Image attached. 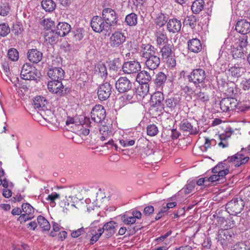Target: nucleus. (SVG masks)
Listing matches in <instances>:
<instances>
[{"label":"nucleus","mask_w":250,"mask_h":250,"mask_svg":"<svg viewBox=\"0 0 250 250\" xmlns=\"http://www.w3.org/2000/svg\"><path fill=\"white\" fill-rule=\"evenodd\" d=\"M155 37L156 38V43L157 45H163L166 43H168V39L167 38L166 32L163 30H158L155 34Z\"/></svg>","instance_id":"27"},{"label":"nucleus","mask_w":250,"mask_h":250,"mask_svg":"<svg viewBox=\"0 0 250 250\" xmlns=\"http://www.w3.org/2000/svg\"><path fill=\"white\" fill-rule=\"evenodd\" d=\"M109 65L110 69L114 71H118L121 66L120 60L119 58L114 59L110 62Z\"/></svg>","instance_id":"49"},{"label":"nucleus","mask_w":250,"mask_h":250,"mask_svg":"<svg viewBox=\"0 0 250 250\" xmlns=\"http://www.w3.org/2000/svg\"><path fill=\"white\" fill-rule=\"evenodd\" d=\"M172 46L173 45L171 43H166L162 45V47H160V54L162 59H166V57H168L170 55H172L173 53L172 51Z\"/></svg>","instance_id":"35"},{"label":"nucleus","mask_w":250,"mask_h":250,"mask_svg":"<svg viewBox=\"0 0 250 250\" xmlns=\"http://www.w3.org/2000/svg\"><path fill=\"white\" fill-rule=\"evenodd\" d=\"M151 79L150 74L146 70L140 71L136 76V81L139 83H148Z\"/></svg>","instance_id":"33"},{"label":"nucleus","mask_w":250,"mask_h":250,"mask_svg":"<svg viewBox=\"0 0 250 250\" xmlns=\"http://www.w3.org/2000/svg\"><path fill=\"white\" fill-rule=\"evenodd\" d=\"M247 246L244 243H238L234 245L231 250H248Z\"/></svg>","instance_id":"63"},{"label":"nucleus","mask_w":250,"mask_h":250,"mask_svg":"<svg viewBox=\"0 0 250 250\" xmlns=\"http://www.w3.org/2000/svg\"><path fill=\"white\" fill-rule=\"evenodd\" d=\"M125 23L129 26H135L138 23V16L134 13H131L125 16Z\"/></svg>","instance_id":"36"},{"label":"nucleus","mask_w":250,"mask_h":250,"mask_svg":"<svg viewBox=\"0 0 250 250\" xmlns=\"http://www.w3.org/2000/svg\"><path fill=\"white\" fill-rule=\"evenodd\" d=\"M73 40L75 42L81 41L83 37V31L82 29H78L73 31Z\"/></svg>","instance_id":"57"},{"label":"nucleus","mask_w":250,"mask_h":250,"mask_svg":"<svg viewBox=\"0 0 250 250\" xmlns=\"http://www.w3.org/2000/svg\"><path fill=\"white\" fill-rule=\"evenodd\" d=\"M212 172L217 173L219 177L221 179V182H224L226 180L225 176L229 172L227 160H224L223 162L218 164L212 169Z\"/></svg>","instance_id":"16"},{"label":"nucleus","mask_w":250,"mask_h":250,"mask_svg":"<svg viewBox=\"0 0 250 250\" xmlns=\"http://www.w3.org/2000/svg\"><path fill=\"white\" fill-rule=\"evenodd\" d=\"M167 30L172 33L179 32L182 26V23L180 20L176 18L170 19L167 22Z\"/></svg>","instance_id":"21"},{"label":"nucleus","mask_w":250,"mask_h":250,"mask_svg":"<svg viewBox=\"0 0 250 250\" xmlns=\"http://www.w3.org/2000/svg\"><path fill=\"white\" fill-rule=\"evenodd\" d=\"M140 85L135 90L136 96L138 95L140 98H144L149 92V84L148 83H139Z\"/></svg>","instance_id":"34"},{"label":"nucleus","mask_w":250,"mask_h":250,"mask_svg":"<svg viewBox=\"0 0 250 250\" xmlns=\"http://www.w3.org/2000/svg\"><path fill=\"white\" fill-rule=\"evenodd\" d=\"M180 101L181 98L178 95L167 98L165 102L166 107L169 109L170 111H172L180 105Z\"/></svg>","instance_id":"24"},{"label":"nucleus","mask_w":250,"mask_h":250,"mask_svg":"<svg viewBox=\"0 0 250 250\" xmlns=\"http://www.w3.org/2000/svg\"><path fill=\"white\" fill-rule=\"evenodd\" d=\"M195 185V182L194 181L188 182L183 189H184V193L185 194H189L191 193L194 190Z\"/></svg>","instance_id":"53"},{"label":"nucleus","mask_w":250,"mask_h":250,"mask_svg":"<svg viewBox=\"0 0 250 250\" xmlns=\"http://www.w3.org/2000/svg\"><path fill=\"white\" fill-rule=\"evenodd\" d=\"M123 98L124 99H125L131 103L135 101L137 99H138V95L136 96L135 91L134 90L130 91L126 94H125L123 96Z\"/></svg>","instance_id":"46"},{"label":"nucleus","mask_w":250,"mask_h":250,"mask_svg":"<svg viewBox=\"0 0 250 250\" xmlns=\"http://www.w3.org/2000/svg\"><path fill=\"white\" fill-rule=\"evenodd\" d=\"M236 31L243 35H247L250 32V22L246 20H240L235 24Z\"/></svg>","instance_id":"18"},{"label":"nucleus","mask_w":250,"mask_h":250,"mask_svg":"<svg viewBox=\"0 0 250 250\" xmlns=\"http://www.w3.org/2000/svg\"><path fill=\"white\" fill-rule=\"evenodd\" d=\"M167 81V76L163 72L160 71L157 73L154 79L155 86L157 89L163 91V88Z\"/></svg>","instance_id":"19"},{"label":"nucleus","mask_w":250,"mask_h":250,"mask_svg":"<svg viewBox=\"0 0 250 250\" xmlns=\"http://www.w3.org/2000/svg\"><path fill=\"white\" fill-rule=\"evenodd\" d=\"M238 104V103L235 98H224L220 102V108L223 112L233 111L236 109Z\"/></svg>","instance_id":"10"},{"label":"nucleus","mask_w":250,"mask_h":250,"mask_svg":"<svg viewBox=\"0 0 250 250\" xmlns=\"http://www.w3.org/2000/svg\"><path fill=\"white\" fill-rule=\"evenodd\" d=\"M158 128L156 125L154 124L150 125L147 127V134L149 136H155L158 133Z\"/></svg>","instance_id":"55"},{"label":"nucleus","mask_w":250,"mask_h":250,"mask_svg":"<svg viewBox=\"0 0 250 250\" xmlns=\"http://www.w3.org/2000/svg\"><path fill=\"white\" fill-rule=\"evenodd\" d=\"M156 54V49L150 44H143L141 50V56L146 59Z\"/></svg>","instance_id":"30"},{"label":"nucleus","mask_w":250,"mask_h":250,"mask_svg":"<svg viewBox=\"0 0 250 250\" xmlns=\"http://www.w3.org/2000/svg\"><path fill=\"white\" fill-rule=\"evenodd\" d=\"M8 57L12 61H16L19 58V52L16 49L11 48L8 50Z\"/></svg>","instance_id":"50"},{"label":"nucleus","mask_w":250,"mask_h":250,"mask_svg":"<svg viewBox=\"0 0 250 250\" xmlns=\"http://www.w3.org/2000/svg\"><path fill=\"white\" fill-rule=\"evenodd\" d=\"M243 68L240 67L238 64H235L234 66H231L229 69V74L234 78L240 77L243 72Z\"/></svg>","instance_id":"37"},{"label":"nucleus","mask_w":250,"mask_h":250,"mask_svg":"<svg viewBox=\"0 0 250 250\" xmlns=\"http://www.w3.org/2000/svg\"><path fill=\"white\" fill-rule=\"evenodd\" d=\"M188 49L192 52L197 53L200 52L202 49L201 42L197 39L190 40L188 42Z\"/></svg>","instance_id":"26"},{"label":"nucleus","mask_w":250,"mask_h":250,"mask_svg":"<svg viewBox=\"0 0 250 250\" xmlns=\"http://www.w3.org/2000/svg\"><path fill=\"white\" fill-rule=\"evenodd\" d=\"M234 234L228 229H222L218 231L216 238L224 249H227L234 242Z\"/></svg>","instance_id":"3"},{"label":"nucleus","mask_w":250,"mask_h":250,"mask_svg":"<svg viewBox=\"0 0 250 250\" xmlns=\"http://www.w3.org/2000/svg\"><path fill=\"white\" fill-rule=\"evenodd\" d=\"M116 88L120 93L128 92L131 90L132 83L126 77H120L116 82Z\"/></svg>","instance_id":"12"},{"label":"nucleus","mask_w":250,"mask_h":250,"mask_svg":"<svg viewBox=\"0 0 250 250\" xmlns=\"http://www.w3.org/2000/svg\"><path fill=\"white\" fill-rule=\"evenodd\" d=\"M206 78V73L205 70L201 68L193 70L190 74L188 76V81L193 83L195 84L203 83Z\"/></svg>","instance_id":"8"},{"label":"nucleus","mask_w":250,"mask_h":250,"mask_svg":"<svg viewBox=\"0 0 250 250\" xmlns=\"http://www.w3.org/2000/svg\"><path fill=\"white\" fill-rule=\"evenodd\" d=\"M90 26L92 30L98 33L104 31L108 25L105 23L101 16H95L91 20Z\"/></svg>","instance_id":"9"},{"label":"nucleus","mask_w":250,"mask_h":250,"mask_svg":"<svg viewBox=\"0 0 250 250\" xmlns=\"http://www.w3.org/2000/svg\"><path fill=\"white\" fill-rule=\"evenodd\" d=\"M10 31V27L5 23L0 24V36L2 37L6 36Z\"/></svg>","instance_id":"51"},{"label":"nucleus","mask_w":250,"mask_h":250,"mask_svg":"<svg viewBox=\"0 0 250 250\" xmlns=\"http://www.w3.org/2000/svg\"><path fill=\"white\" fill-rule=\"evenodd\" d=\"M38 222L43 230L47 231L50 229L49 222L42 216L40 215L38 217Z\"/></svg>","instance_id":"43"},{"label":"nucleus","mask_w":250,"mask_h":250,"mask_svg":"<svg viewBox=\"0 0 250 250\" xmlns=\"http://www.w3.org/2000/svg\"><path fill=\"white\" fill-rule=\"evenodd\" d=\"M126 37L124 34L116 31L113 33L109 39V44L113 48H117L120 46L125 41Z\"/></svg>","instance_id":"15"},{"label":"nucleus","mask_w":250,"mask_h":250,"mask_svg":"<svg viewBox=\"0 0 250 250\" xmlns=\"http://www.w3.org/2000/svg\"><path fill=\"white\" fill-rule=\"evenodd\" d=\"M105 110L102 105L97 104L92 108L91 112V117L94 122L102 123L105 119Z\"/></svg>","instance_id":"7"},{"label":"nucleus","mask_w":250,"mask_h":250,"mask_svg":"<svg viewBox=\"0 0 250 250\" xmlns=\"http://www.w3.org/2000/svg\"><path fill=\"white\" fill-rule=\"evenodd\" d=\"M111 85L108 82H105L101 84L97 92L99 99L101 101L107 100L111 94Z\"/></svg>","instance_id":"13"},{"label":"nucleus","mask_w":250,"mask_h":250,"mask_svg":"<svg viewBox=\"0 0 250 250\" xmlns=\"http://www.w3.org/2000/svg\"><path fill=\"white\" fill-rule=\"evenodd\" d=\"M240 85L244 90H249L250 89V78H243L240 83Z\"/></svg>","instance_id":"56"},{"label":"nucleus","mask_w":250,"mask_h":250,"mask_svg":"<svg viewBox=\"0 0 250 250\" xmlns=\"http://www.w3.org/2000/svg\"><path fill=\"white\" fill-rule=\"evenodd\" d=\"M250 158L247 156H245L242 152H238L235 155L229 157L227 160V163H232L236 167H238L241 165L245 164L249 160Z\"/></svg>","instance_id":"11"},{"label":"nucleus","mask_w":250,"mask_h":250,"mask_svg":"<svg viewBox=\"0 0 250 250\" xmlns=\"http://www.w3.org/2000/svg\"><path fill=\"white\" fill-rule=\"evenodd\" d=\"M196 18L194 15H190L187 18L186 22L187 24H188L192 28H194L196 25Z\"/></svg>","instance_id":"58"},{"label":"nucleus","mask_w":250,"mask_h":250,"mask_svg":"<svg viewBox=\"0 0 250 250\" xmlns=\"http://www.w3.org/2000/svg\"><path fill=\"white\" fill-rule=\"evenodd\" d=\"M64 73L62 68L53 67L48 71L47 75L52 80L62 81L64 78Z\"/></svg>","instance_id":"20"},{"label":"nucleus","mask_w":250,"mask_h":250,"mask_svg":"<svg viewBox=\"0 0 250 250\" xmlns=\"http://www.w3.org/2000/svg\"><path fill=\"white\" fill-rule=\"evenodd\" d=\"M41 115L43 118L49 122H53L54 115L50 110H48L47 108L44 110H42L41 113Z\"/></svg>","instance_id":"44"},{"label":"nucleus","mask_w":250,"mask_h":250,"mask_svg":"<svg viewBox=\"0 0 250 250\" xmlns=\"http://www.w3.org/2000/svg\"><path fill=\"white\" fill-rule=\"evenodd\" d=\"M60 195L56 192H53L51 194L48 195L46 200L50 202V205L51 207H54L56 203L55 200L59 199Z\"/></svg>","instance_id":"54"},{"label":"nucleus","mask_w":250,"mask_h":250,"mask_svg":"<svg viewBox=\"0 0 250 250\" xmlns=\"http://www.w3.org/2000/svg\"><path fill=\"white\" fill-rule=\"evenodd\" d=\"M204 1L203 0H196L191 5V10L194 14L199 13L204 8Z\"/></svg>","instance_id":"39"},{"label":"nucleus","mask_w":250,"mask_h":250,"mask_svg":"<svg viewBox=\"0 0 250 250\" xmlns=\"http://www.w3.org/2000/svg\"><path fill=\"white\" fill-rule=\"evenodd\" d=\"M42 6L46 11L52 12L55 8L56 4L52 0H43Z\"/></svg>","instance_id":"40"},{"label":"nucleus","mask_w":250,"mask_h":250,"mask_svg":"<svg viewBox=\"0 0 250 250\" xmlns=\"http://www.w3.org/2000/svg\"><path fill=\"white\" fill-rule=\"evenodd\" d=\"M247 51L246 49H243L235 46L232 50V54L234 59L244 58Z\"/></svg>","instance_id":"42"},{"label":"nucleus","mask_w":250,"mask_h":250,"mask_svg":"<svg viewBox=\"0 0 250 250\" xmlns=\"http://www.w3.org/2000/svg\"><path fill=\"white\" fill-rule=\"evenodd\" d=\"M71 30L70 25L66 22H59L57 26L56 31L59 37H64L68 34Z\"/></svg>","instance_id":"28"},{"label":"nucleus","mask_w":250,"mask_h":250,"mask_svg":"<svg viewBox=\"0 0 250 250\" xmlns=\"http://www.w3.org/2000/svg\"><path fill=\"white\" fill-rule=\"evenodd\" d=\"M10 10V6L7 3H3L0 6V15L5 16L8 15Z\"/></svg>","instance_id":"61"},{"label":"nucleus","mask_w":250,"mask_h":250,"mask_svg":"<svg viewBox=\"0 0 250 250\" xmlns=\"http://www.w3.org/2000/svg\"><path fill=\"white\" fill-rule=\"evenodd\" d=\"M245 206V202L240 197L233 198L226 205V211L231 215L241 213Z\"/></svg>","instance_id":"2"},{"label":"nucleus","mask_w":250,"mask_h":250,"mask_svg":"<svg viewBox=\"0 0 250 250\" xmlns=\"http://www.w3.org/2000/svg\"><path fill=\"white\" fill-rule=\"evenodd\" d=\"M117 223L114 221H109L105 224L102 228L98 229L97 232L96 230L92 229V227L88 229L87 235L90 236V244H93L97 242L102 234H104L105 237L109 238L115 233Z\"/></svg>","instance_id":"1"},{"label":"nucleus","mask_w":250,"mask_h":250,"mask_svg":"<svg viewBox=\"0 0 250 250\" xmlns=\"http://www.w3.org/2000/svg\"><path fill=\"white\" fill-rule=\"evenodd\" d=\"M102 18L105 23L110 26H114L118 24L119 20L117 14L111 8H104L102 11Z\"/></svg>","instance_id":"4"},{"label":"nucleus","mask_w":250,"mask_h":250,"mask_svg":"<svg viewBox=\"0 0 250 250\" xmlns=\"http://www.w3.org/2000/svg\"><path fill=\"white\" fill-rule=\"evenodd\" d=\"M224 87L226 88L225 94L229 97L235 96L240 90L237 87L235 83L232 82L227 83Z\"/></svg>","instance_id":"31"},{"label":"nucleus","mask_w":250,"mask_h":250,"mask_svg":"<svg viewBox=\"0 0 250 250\" xmlns=\"http://www.w3.org/2000/svg\"><path fill=\"white\" fill-rule=\"evenodd\" d=\"M167 15L161 13L156 19V23L160 27H162L167 22Z\"/></svg>","instance_id":"47"},{"label":"nucleus","mask_w":250,"mask_h":250,"mask_svg":"<svg viewBox=\"0 0 250 250\" xmlns=\"http://www.w3.org/2000/svg\"><path fill=\"white\" fill-rule=\"evenodd\" d=\"M162 60L170 67H174L176 65V60L174 53H172V55H170L168 57H166V59H162Z\"/></svg>","instance_id":"52"},{"label":"nucleus","mask_w":250,"mask_h":250,"mask_svg":"<svg viewBox=\"0 0 250 250\" xmlns=\"http://www.w3.org/2000/svg\"><path fill=\"white\" fill-rule=\"evenodd\" d=\"M141 68L140 63L135 61L125 62L122 65L123 72L127 74L136 73L140 71Z\"/></svg>","instance_id":"14"},{"label":"nucleus","mask_w":250,"mask_h":250,"mask_svg":"<svg viewBox=\"0 0 250 250\" xmlns=\"http://www.w3.org/2000/svg\"><path fill=\"white\" fill-rule=\"evenodd\" d=\"M248 36H242L240 37L239 38L236 39L237 40L235 46L237 47L243 49H246L247 45H248Z\"/></svg>","instance_id":"41"},{"label":"nucleus","mask_w":250,"mask_h":250,"mask_svg":"<svg viewBox=\"0 0 250 250\" xmlns=\"http://www.w3.org/2000/svg\"><path fill=\"white\" fill-rule=\"evenodd\" d=\"M38 75L37 69L29 63L23 64L21 73V77L25 80H35Z\"/></svg>","instance_id":"5"},{"label":"nucleus","mask_w":250,"mask_h":250,"mask_svg":"<svg viewBox=\"0 0 250 250\" xmlns=\"http://www.w3.org/2000/svg\"><path fill=\"white\" fill-rule=\"evenodd\" d=\"M180 128L183 132L188 133L192 135L197 134L199 132L198 129L187 120H183L181 122Z\"/></svg>","instance_id":"17"},{"label":"nucleus","mask_w":250,"mask_h":250,"mask_svg":"<svg viewBox=\"0 0 250 250\" xmlns=\"http://www.w3.org/2000/svg\"><path fill=\"white\" fill-rule=\"evenodd\" d=\"M47 104V101L45 98L42 96H37L33 100V105L35 108L40 111L44 110L46 108V105Z\"/></svg>","instance_id":"29"},{"label":"nucleus","mask_w":250,"mask_h":250,"mask_svg":"<svg viewBox=\"0 0 250 250\" xmlns=\"http://www.w3.org/2000/svg\"><path fill=\"white\" fill-rule=\"evenodd\" d=\"M119 143L121 146L123 147H128L132 146L135 144L134 140H128V139H121L119 141Z\"/></svg>","instance_id":"62"},{"label":"nucleus","mask_w":250,"mask_h":250,"mask_svg":"<svg viewBox=\"0 0 250 250\" xmlns=\"http://www.w3.org/2000/svg\"><path fill=\"white\" fill-rule=\"evenodd\" d=\"M196 98L202 102H206L209 100V96L207 93L200 91L196 94Z\"/></svg>","instance_id":"60"},{"label":"nucleus","mask_w":250,"mask_h":250,"mask_svg":"<svg viewBox=\"0 0 250 250\" xmlns=\"http://www.w3.org/2000/svg\"><path fill=\"white\" fill-rule=\"evenodd\" d=\"M21 208L22 211H23L24 213L29 215L30 216H33V217H34V208L29 204H22Z\"/></svg>","instance_id":"45"},{"label":"nucleus","mask_w":250,"mask_h":250,"mask_svg":"<svg viewBox=\"0 0 250 250\" xmlns=\"http://www.w3.org/2000/svg\"><path fill=\"white\" fill-rule=\"evenodd\" d=\"M27 58L31 62L37 63L42 60V53L36 49H30L28 51Z\"/></svg>","instance_id":"25"},{"label":"nucleus","mask_w":250,"mask_h":250,"mask_svg":"<svg viewBox=\"0 0 250 250\" xmlns=\"http://www.w3.org/2000/svg\"><path fill=\"white\" fill-rule=\"evenodd\" d=\"M121 220L125 225L133 224L135 223L136 219L132 216H129L128 214H124L121 217Z\"/></svg>","instance_id":"48"},{"label":"nucleus","mask_w":250,"mask_h":250,"mask_svg":"<svg viewBox=\"0 0 250 250\" xmlns=\"http://www.w3.org/2000/svg\"><path fill=\"white\" fill-rule=\"evenodd\" d=\"M95 73L101 77H105L107 75L105 65L103 63H97L95 67Z\"/></svg>","instance_id":"38"},{"label":"nucleus","mask_w":250,"mask_h":250,"mask_svg":"<svg viewBox=\"0 0 250 250\" xmlns=\"http://www.w3.org/2000/svg\"><path fill=\"white\" fill-rule=\"evenodd\" d=\"M164 100V97L163 91L155 92L151 97V102L152 103V106L153 107L159 106L161 108L160 110L164 109V107L162 106Z\"/></svg>","instance_id":"23"},{"label":"nucleus","mask_w":250,"mask_h":250,"mask_svg":"<svg viewBox=\"0 0 250 250\" xmlns=\"http://www.w3.org/2000/svg\"><path fill=\"white\" fill-rule=\"evenodd\" d=\"M87 229V228L82 227L77 230L72 231L71 235L73 238H77L83 234L85 233L86 232V230Z\"/></svg>","instance_id":"59"},{"label":"nucleus","mask_w":250,"mask_h":250,"mask_svg":"<svg viewBox=\"0 0 250 250\" xmlns=\"http://www.w3.org/2000/svg\"><path fill=\"white\" fill-rule=\"evenodd\" d=\"M34 217L33 216H30L29 215L23 213L21 214L18 218V221H19L21 223H24L27 220H31Z\"/></svg>","instance_id":"64"},{"label":"nucleus","mask_w":250,"mask_h":250,"mask_svg":"<svg viewBox=\"0 0 250 250\" xmlns=\"http://www.w3.org/2000/svg\"><path fill=\"white\" fill-rule=\"evenodd\" d=\"M145 59L146 67L150 70L156 69L160 65V59L156 54Z\"/></svg>","instance_id":"22"},{"label":"nucleus","mask_w":250,"mask_h":250,"mask_svg":"<svg viewBox=\"0 0 250 250\" xmlns=\"http://www.w3.org/2000/svg\"><path fill=\"white\" fill-rule=\"evenodd\" d=\"M59 37L56 31H54L50 29H47L44 34L45 40L49 43H56Z\"/></svg>","instance_id":"32"},{"label":"nucleus","mask_w":250,"mask_h":250,"mask_svg":"<svg viewBox=\"0 0 250 250\" xmlns=\"http://www.w3.org/2000/svg\"><path fill=\"white\" fill-rule=\"evenodd\" d=\"M47 88L50 92L60 95H64L68 91V88H64L62 81L60 80H51L48 82Z\"/></svg>","instance_id":"6"}]
</instances>
